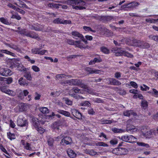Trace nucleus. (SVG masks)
I'll use <instances>...</instances> for the list:
<instances>
[{"label": "nucleus", "mask_w": 158, "mask_h": 158, "mask_svg": "<svg viewBox=\"0 0 158 158\" xmlns=\"http://www.w3.org/2000/svg\"><path fill=\"white\" fill-rule=\"evenodd\" d=\"M56 2H57L67 3L68 4H70L72 6L73 8L76 10H81L85 9V7L81 6H84L85 5V2L81 0H69L67 1H57Z\"/></svg>", "instance_id": "obj_1"}, {"label": "nucleus", "mask_w": 158, "mask_h": 158, "mask_svg": "<svg viewBox=\"0 0 158 158\" xmlns=\"http://www.w3.org/2000/svg\"><path fill=\"white\" fill-rule=\"evenodd\" d=\"M132 42L133 44H132V46L138 47L141 48H147L150 47L149 44L140 40H132Z\"/></svg>", "instance_id": "obj_2"}, {"label": "nucleus", "mask_w": 158, "mask_h": 158, "mask_svg": "<svg viewBox=\"0 0 158 158\" xmlns=\"http://www.w3.org/2000/svg\"><path fill=\"white\" fill-rule=\"evenodd\" d=\"M118 48H113L112 49V51L115 53L114 55L116 56H124L130 58L133 57L132 55L127 52L122 50L118 51Z\"/></svg>", "instance_id": "obj_3"}, {"label": "nucleus", "mask_w": 158, "mask_h": 158, "mask_svg": "<svg viewBox=\"0 0 158 158\" xmlns=\"http://www.w3.org/2000/svg\"><path fill=\"white\" fill-rule=\"evenodd\" d=\"M19 34L22 35H25L33 39H36L38 37V35L35 33L27 30L26 29L20 30Z\"/></svg>", "instance_id": "obj_4"}, {"label": "nucleus", "mask_w": 158, "mask_h": 158, "mask_svg": "<svg viewBox=\"0 0 158 158\" xmlns=\"http://www.w3.org/2000/svg\"><path fill=\"white\" fill-rule=\"evenodd\" d=\"M17 125L21 127H26V129L27 128V122L26 120L23 119L22 116H19L17 119Z\"/></svg>", "instance_id": "obj_5"}, {"label": "nucleus", "mask_w": 158, "mask_h": 158, "mask_svg": "<svg viewBox=\"0 0 158 158\" xmlns=\"http://www.w3.org/2000/svg\"><path fill=\"white\" fill-rule=\"evenodd\" d=\"M53 23L55 24H66L71 23V21L69 20H64L58 18L53 20Z\"/></svg>", "instance_id": "obj_6"}, {"label": "nucleus", "mask_w": 158, "mask_h": 158, "mask_svg": "<svg viewBox=\"0 0 158 158\" xmlns=\"http://www.w3.org/2000/svg\"><path fill=\"white\" fill-rule=\"evenodd\" d=\"M109 82L108 85H119L121 84V82L113 78H109L106 79Z\"/></svg>", "instance_id": "obj_7"}, {"label": "nucleus", "mask_w": 158, "mask_h": 158, "mask_svg": "<svg viewBox=\"0 0 158 158\" xmlns=\"http://www.w3.org/2000/svg\"><path fill=\"white\" fill-rule=\"evenodd\" d=\"M40 48H33L31 50V52L32 53L35 54H39L40 55H44L45 52L47 51L46 50H40Z\"/></svg>", "instance_id": "obj_8"}, {"label": "nucleus", "mask_w": 158, "mask_h": 158, "mask_svg": "<svg viewBox=\"0 0 158 158\" xmlns=\"http://www.w3.org/2000/svg\"><path fill=\"white\" fill-rule=\"evenodd\" d=\"M72 142L71 138L66 136L64 138L62 139L60 144L62 145H68L71 143Z\"/></svg>", "instance_id": "obj_9"}, {"label": "nucleus", "mask_w": 158, "mask_h": 158, "mask_svg": "<svg viewBox=\"0 0 158 158\" xmlns=\"http://www.w3.org/2000/svg\"><path fill=\"white\" fill-rule=\"evenodd\" d=\"M22 144L24 146L25 148L27 150L30 151H35V147H31L30 143H25L24 141L23 140H22Z\"/></svg>", "instance_id": "obj_10"}, {"label": "nucleus", "mask_w": 158, "mask_h": 158, "mask_svg": "<svg viewBox=\"0 0 158 158\" xmlns=\"http://www.w3.org/2000/svg\"><path fill=\"white\" fill-rule=\"evenodd\" d=\"M126 130L128 132L134 133L137 131L138 129L135 128L134 126L127 124V126Z\"/></svg>", "instance_id": "obj_11"}, {"label": "nucleus", "mask_w": 158, "mask_h": 158, "mask_svg": "<svg viewBox=\"0 0 158 158\" xmlns=\"http://www.w3.org/2000/svg\"><path fill=\"white\" fill-rule=\"evenodd\" d=\"M72 114L76 118L80 119L82 118V115L81 113L76 109H73L71 110Z\"/></svg>", "instance_id": "obj_12"}, {"label": "nucleus", "mask_w": 158, "mask_h": 158, "mask_svg": "<svg viewBox=\"0 0 158 158\" xmlns=\"http://www.w3.org/2000/svg\"><path fill=\"white\" fill-rule=\"evenodd\" d=\"M19 111H23L26 110L29 108V106L26 104L21 103L19 105Z\"/></svg>", "instance_id": "obj_13"}, {"label": "nucleus", "mask_w": 158, "mask_h": 158, "mask_svg": "<svg viewBox=\"0 0 158 158\" xmlns=\"http://www.w3.org/2000/svg\"><path fill=\"white\" fill-rule=\"evenodd\" d=\"M5 81H0V88L1 90L3 92L5 93L7 89V85Z\"/></svg>", "instance_id": "obj_14"}, {"label": "nucleus", "mask_w": 158, "mask_h": 158, "mask_svg": "<svg viewBox=\"0 0 158 158\" xmlns=\"http://www.w3.org/2000/svg\"><path fill=\"white\" fill-rule=\"evenodd\" d=\"M123 114L126 116L129 117L131 115L135 116L136 115L135 113H134L132 110H127L124 111L123 112Z\"/></svg>", "instance_id": "obj_15"}, {"label": "nucleus", "mask_w": 158, "mask_h": 158, "mask_svg": "<svg viewBox=\"0 0 158 158\" xmlns=\"http://www.w3.org/2000/svg\"><path fill=\"white\" fill-rule=\"evenodd\" d=\"M71 34L74 36L73 38L75 39H77L78 38H80L83 37V35L81 34L76 31L72 32Z\"/></svg>", "instance_id": "obj_16"}, {"label": "nucleus", "mask_w": 158, "mask_h": 158, "mask_svg": "<svg viewBox=\"0 0 158 158\" xmlns=\"http://www.w3.org/2000/svg\"><path fill=\"white\" fill-rule=\"evenodd\" d=\"M63 83L64 84H68L70 85H76V79H72L66 80Z\"/></svg>", "instance_id": "obj_17"}, {"label": "nucleus", "mask_w": 158, "mask_h": 158, "mask_svg": "<svg viewBox=\"0 0 158 158\" xmlns=\"http://www.w3.org/2000/svg\"><path fill=\"white\" fill-rule=\"evenodd\" d=\"M67 153L68 156L71 158H74L77 156L75 152L70 149H68Z\"/></svg>", "instance_id": "obj_18"}, {"label": "nucleus", "mask_w": 158, "mask_h": 158, "mask_svg": "<svg viewBox=\"0 0 158 158\" xmlns=\"http://www.w3.org/2000/svg\"><path fill=\"white\" fill-rule=\"evenodd\" d=\"M18 82L19 84L22 86L27 85L28 84V82L23 77L19 78Z\"/></svg>", "instance_id": "obj_19"}, {"label": "nucleus", "mask_w": 158, "mask_h": 158, "mask_svg": "<svg viewBox=\"0 0 158 158\" xmlns=\"http://www.w3.org/2000/svg\"><path fill=\"white\" fill-rule=\"evenodd\" d=\"M85 71L89 74L99 73L100 71L98 70L94 69L89 68H87L85 69Z\"/></svg>", "instance_id": "obj_20"}, {"label": "nucleus", "mask_w": 158, "mask_h": 158, "mask_svg": "<svg viewBox=\"0 0 158 158\" xmlns=\"http://www.w3.org/2000/svg\"><path fill=\"white\" fill-rule=\"evenodd\" d=\"M142 135L146 138H149L153 137L151 130L145 132H143Z\"/></svg>", "instance_id": "obj_21"}, {"label": "nucleus", "mask_w": 158, "mask_h": 158, "mask_svg": "<svg viewBox=\"0 0 158 158\" xmlns=\"http://www.w3.org/2000/svg\"><path fill=\"white\" fill-rule=\"evenodd\" d=\"M60 126V123L58 122H55L53 123L51 125V127L52 128L53 130L56 129L59 130V127Z\"/></svg>", "instance_id": "obj_22"}, {"label": "nucleus", "mask_w": 158, "mask_h": 158, "mask_svg": "<svg viewBox=\"0 0 158 158\" xmlns=\"http://www.w3.org/2000/svg\"><path fill=\"white\" fill-rule=\"evenodd\" d=\"M57 112L61 114L66 117H70V114L69 112L63 110H58L57 111Z\"/></svg>", "instance_id": "obj_23"}, {"label": "nucleus", "mask_w": 158, "mask_h": 158, "mask_svg": "<svg viewBox=\"0 0 158 158\" xmlns=\"http://www.w3.org/2000/svg\"><path fill=\"white\" fill-rule=\"evenodd\" d=\"M119 155H126L128 152V150L127 149L122 148H119Z\"/></svg>", "instance_id": "obj_24"}, {"label": "nucleus", "mask_w": 158, "mask_h": 158, "mask_svg": "<svg viewBox=\"0 0 158 158\" xmlns=\"http://www.w3.org/2000/svg\"><path fill=\"white\" fill-rule=\"evenodd\" d=\"M33 125L34 127L37 129V127H39V124L38 119L36 118H32Z\"/></svg>", "instance_id": "obj_25"}, {"label": "nucleus", "mask_w": 158, "mask_h": 158, "mask_svg": "<svg viewBox=\"0 0 158 158\" xmlns=\"http://www.w3.org/2000/svg\"><path fill=\"white\" fill-rule=\"evenodd\" d=\"M4 72L3 76H10L12 74L11 70L10 69L7 68H4Z\"/></svg>", "instance_id": "obj_26"}, {"label": "nucleus", "mask_w": 158, "mask_h": 158, "mask_svg": "<svg viewBox=\"0 0 158 158\" xmlns=\"http://www.w3.org/2000/svg\"><path fill=\"white\" fill-rule=\"evenodd\" d=\"M54 141V139L53 138L50 137L47 140L48 144L49 146L51 147H52L53 146V143Z\"/></svg>", "instance_id": "obj_27"}, {"label": "nucleus", "mask_w": 158, "mask_h": 158, "mask_svg": "<svg viewBox=\"0 0 158 158\" xmlns=\"http://www.w3.org/2000/svg\"><path fill=\"white\" fill-rule=\"evenodd\" d=\"M76 43L75 46L80 48H84L85 46L81 41H75Z\"/></svg>", "instance_id": "obj_28"}, {"label": "nucleus", "mask_w": 158, "mask_h": 158, "mask_svg": "<svg viewBox=\"0 0 158 158\" xmlns=\"http://www.w3.org/2000/svg\"><path fill=\"white\" fill-rule=\"evenodd\" d=\"M28 93L29 92L27 90H24L20 92L19 95V96L22 98H23V96H27L28 94Z\"/></svg>", "instance_id": "obj_29"}, {"label": "nucleus", "mask_w": 158, "mask_h": 158, "mask_svg": "<svg viewBox=\"0 0 158 158\" xmlns=\"http://www.w3.org/2000/svg\"><path fill=\"white\" fill-rule=\"evenodd\" d=\"M85 153L91 156L95 155L97 152L93 150H86L85 151Z\"/></svg>", "instance_id": "obj_30"}, {"label": "nucleus", "mask_w": 158, "mask_h": 158, "mask_svg": "<svg viewBox=\"0 0 158 158\" xmlns=\"http://www.w3.org/2000/svg\"><path fill=\"white\" fill-rule=\"evenodd\" d=\"M128 8H134L139 5V3L136 2H131V3H128Z\"/></svg>", "instance_id": "obj_31"}, {"label": "nucleus", "mask_w": 158, "mask_h": 158, "mask_svg": "<svg viewBox=\"0 0 158 158\" xmlns=\"http://www.w3.org/2000/svg\"><path fill=\"white\" fill-rule=\"evenodd\" d=\"M0 22L6 25H9L10 24V23L9 22L7 19L3 17L0 18Z\"/></svg>", "instance_id": "obj_32"}, {"label": "nucleus", "mask_w": 158, "mask_h": 158, "mask_svg": "<svg viewBox=\"0 0 158 158\" xmlns=\"http://www.w3.org/2000/svg\"><path fill=\"white\" fill-rule=\"evenodd\" d=\"M152 91H149L148 93L151 94L153 96L155 97H158V91L154 88L152 89Z\"/></svg>", "instance_id": "obj_33"}, {"label": "nucleus", "mask_w": 158, "mask_h": 158, "mask_svg": "<svg viewBox=\"0 0 158 158\" xmlns=\"http://www.w3.org/2000/svg\"><path fill=\"white\" fill-rule=\"evenodd\" d=\"M0 52L2 53H3L8 55H9L12 56H15V54L7 50H0Z\"/></svg>", "instance_id": "obj_34"}, {"label": "nucleus", "mask_w": 158, "mask_h": 158, "mask_svg": "<svg viewBox=\"0 0 158 158\" xmlns=\"http://www.w3.org/2000/svg\"><path fill=\"white\" fill-rule=\"evenodd\" d=\"M7 136L8 138L11 140L15 139V134L11 133V132L7 133Z\"/></svg>", "instance_id": "obj_35"}, {"label": "nucleus", "mask_w": 158, "mask_h": 158, "mask_svg": "<svg viewBox=\"0 0 158 158\" xmlns=\"http://www.w3.org/2000/svg\"><path fill=\"white\" fill-rule=\"evenodd\" d=\"M112 131L114 133H122L125 132L124 130L122 129H119L116 128H112Z\"/></svg>", "instance_id": "obj_36"}, {"label": "nucleus", "mask_w": 158, "mask_h": 158, "mask_svg": "<svg viewBox=\"0 0 158 158\" xmlns=\"http://www.w3.org/2000/svg\"><path fill=\"white\" fill-rule=\"evenodd\" d=\"M73 90L75 93H76L82 94L84 92V91L82 90H81L78 87H74L73 89Z\"/></svg>", "instance_id": "obj_37"}, {"label": "nucleus", "mask_w": 158, "mask_h": 158, "mask_svg": "<svg viewBox=\"0 0 158 158\" xmlns=\"http://www.w3.org/2000/svg\"><path fill=\"white\" fill-rule=\"evenodd\" d=\"M149 38L158 42V35H152L149 36Z\"/></svg>", "instance_id": "obj_38"}, {"label": "nucleus", "mask_w": 158, "mask_h": 158, "mask_svg": "<svg viewBox=\"0 0 158 158\" xmlns=\"http://www.w3.org/2000/svg\"><path fill=\"white\" fill-rule=\"evenodd\" d=\"M40 111L44 114H47L48 113V109L46 107H41L40 108Z\"/></svg>", "instance_id": "obj_39"}, {"label": "nucleus", "mask_w": 158, "mask_h": 158, "mask_svg": "<svg viewBox=\"0 0 158 158\" xmlns=\"http://www.w3.org/2000/svg\"><path fill=\"white\" fill-rule=\"evenodd\" d=\"M5 93L12 96H15L16 94L15 92L10 89H7L6 90Z\"/></svg>", "instance_id": "obj_40"}, {"label": "nucleus", "mask_w": 158, "mask_h": 158, "mask_svg": "<svg viewBox=\"0 0 158 158\" xmlns=\"http://www.w3.org/2000/svg\"><path fill=\"white\" fill-rule=\"evenodd\" d=\"M137 145L139 146H143L146 148H149L150 147L149 145L147 143H145L143 142H139L137 143Z\"/></svg>", "instance_id": "obj_41"}, {"label": "nucleus", "mask_w": 158, "mask_h": 158, "mask_svg": "<svg viewBox=\"0 0 158 158\" xmlns=\"http://www.w3.org/2000/svg\"><path fill=\"white\" fill-rule=\"evenodd\" d=\"M152 132L153 137L154 136H158V130L156 129H151Z\"/></svg>", "instance_id": "obj_42"}, {"label": "nucleus", "mask_w": 158, "mask_h": 158, "mask_svg": "<svg viewBox=\"0 0 158 158\" xmlns=\"http://www.w3.org/2000/svg\"><path fill=\"white\" fill-rule=\"evenodd\" d=\"M24 76L28 80L30 81L32 79L31 76L30 72H27L26 73Z\"/></svg>", "instance_id": "obj_43"}, {"label": "nucleus", "mask_w": 158, "mask_h": 158, "mask_svg": "<svg viewBox=\"0 0 158 158\" xmlns=\"http://www.w3.org/2000/svg\"><path fill=\"white\" fill-rule=\"evenodd\" d=\"M136 140V138L131 135H128V142L131 143L134 142Z\"/></svg>", "instance_id": "obj_44"}, {"label": "nucleus", "mask_w": 158, "mask_h": 158, "mask_svg": "<svg viewBox=\"0 0 158 158\" xmlns=\"http://www.w3.org/2000/svg\"><path fill=\"white\" fill-rule=\"evenodd\" d=\"M66 42L68 44L71 45H76L75 41H74L73 40L67 39Z\"/></svg>", "instance_id": "obj_45"}, {"label": "nucleus", "mask_w": 158, "mask_h": 158, "mask_svg": "<svg viewBox=\"0 0 158 158\" xmlns=\"http://www.w3.org/2000/svg\"><path fill=\"white\" fill-rule=\"evenodd\" d=\"M79 86H80L82 88L86 89L88 93H92L91 91V90H90V89L88 88L86 85L83 84L82 83Z\"/></svg>", "instance_id": "obj_46"}, {"label": "nucleus", "mask_w": 158, "mask_h": 158, "mask_svg": "<svg viewBox=\"0 0 158 158\" xmlns=\"http://www.w3.org/2000/svg\"><path fill=\"white\" fill-rule=\"evenodd\" d=\"M80 105L83 106H86L89 107L90 106L91 104L88 101H85L81 102L80 103Z\"/></svg>", "instance_id": "obj_47"}, {"label": "nucleus", "mask_w": 158, "mask_h": 158, "mask_svg": "<svg viewBox=\"0 0 158 158\" xmlns=\"http://www.w3.org/2000/svg\"><path fill=\"white\" fill-rule=\"evenodd\" d=\"M96 145L97 146H101L103 147H107L108 145L102 142H99L96 143Z\"/></svg>", "instance_id": "obj_48"}, {"label": "nucleus", "mask_w": 158, "mask_h": 158, "mask_svg": "<svg viewBox=\"0 0 158 158\" xmlns=\"http://www.w3.org/2000/svg\"><path fill=\"white\" fill-rule=\"evenodd\" d=\"M101 50L102 52L105 54H108L109 53V50L105 47H102Z\"/></svg>", "instance_id": "obj_49"}, {"label": "nucleus", "mask_w": 158, "mask_h": 158, "mask_svg": "<svg viewBox=\"0 0 158 158\" xmlns=\"http://www.w3.org/2000/svg\"><path fill=\"white\" fill-rule=\"evenodd\" d=\"M24 58L27 59V61L30 62L31 64H33L35 63V61L34 60H31L30 57L28 56H24Z\"/></svg>", "instance_id": "obj_50"}, {"label": "nucleus", "mask_w": 158, "mask_h": 158, "mask_svg": "<svg viewBox=\"0 0 158 158\" xmlns=\"http://www.w3.org/2000/svg\"><path fill=\"white\" fill-rule=\"evenodd\" d=\"M65 76V75L64 74H57L56 76V79L57 80L60 79H62L63 78H64Z\"/></svg>", "instance_id": "obj_51"}, {"label": "nucleus", "mask_w": 158, "mask_h": 158, "mask_svg": "<svg viewBox=\"0 0 158 158\" xmlns=\"http://www.w3.org/2000/svg\"><path fill=\"white\" fill-rule=\"evenodd\" d=\"M11 48L18 52H20L21 50L16 45H12Z\"/></svg>", "instance_id": "obj_52"}, {"label": "nucleus", "mask_w": 158, "mask_h": 158, "mask_svg": "<svg viewBox=\"0 0 158 158\" xmlns=\"http://www.w3.org/2000/svg\"><path fill=\"white\" fill-rule=\"evenodd\" d=\"M83 28L85 30L88 31H90L93 32H95V31L92 30L91 28L89 27L84 26L83 27Z\"/></svg>", "instance_id": "obj_53"}, {"label": "nucleus", "mask_w": 158, "mask_h": 158, "mask_svg": "<svg viewBox=\"0 0 158 158\" xmlns=\"http://www.w3.org/2000/svg\"><path fill=\"white\" fill-rule=\"evenodd\" d=\"M31 69L35 72H39L40 71V68L36 65H33L31 67Z\"/></svg>", "instance_id": "obj_54"}, {"label": "nucleus", "mask_w": 158, "mask_h": 158, "mask_svg": "<svg viewBox=\"0 0 158 158\" xmlns=\"http://www.w3.org/2000/svg\"><path fill=\"white\" fill-rule=\"evenodd\" d=\"M35 99V100H39L40 99L41 95L37 92H35L34 94Z\"/></svg>", "instance_id": "obj_55"}, {"label": "nucleus", "mask_w": 158, "mask_h": 158, "mask_svg": "<svg viewBox=\"0 0 158 158\" xmlns=\"http://www.w3.org/2000/svg\"><path fill=\"white\" fill-rule=\"evenodd\" d=\"M141 104L142 106L144 108H146L148 106L147 101L145 100L142 101Z\"/></svg>", "instance_id": "obj_56"}, {"label": "nucleus", "mask_w": 158, "mask_h": 158, "mask_svg": "<svg viewBox=\"0 0 158 158\" xmlns=\"http://www.w3.org/2000/svg\"><path fill=\"white\" fill-rule=\"evenodd\" d=\"M92 101L94 102L98 103H101L102 102V100L99 98H93L92 99Z\"/></svg>", "instance_id": "obj_57"}, {"label": "nucleus", "mask_w": 158, "mask_h": 158, "mask_svg": "<svg viewBox=\"0 0 158 158\" xmlns=\"http://www.w3.org/2000/svg\"><path fill=\"white\" fill-rule=\"evenodd\" d=\"M36 129L38 131L40 134L43 133L45 131V129L44 128L41 127H37Z\"/></svg>", "instance_id": "obj_58"}, {"label": "nucleus", "mask_w": 158, "mask_h": 158, "mask_svg": "<svg viewBox=\"0 0 158 158\" xmlns=\"http://www.w3.org/2000/svg\"><path fill=\"white\" fill-rule=\"evenodd\" d=\"M128 135H126L122 136L121 139L123 141L128 142Z\"/></svg>", "instance_id": "obj_59"}, {"label": "nucleus", "mask_w": 158, "mask_h": 158, "mask_svg": "<svg viewBox=\"0 0 158 158\" xmlns=\"http://www.w3.org/2000/svg\"><path fill=\"white\" fill-rule=\"evenodd\" d=\"M110 143L112 145L116 144L118 143V140L116 138L113 139L110 141Z\"/></svg>", "instance_id": "obj_60"}, {"label": "nucleus", "mask_w": 158, "mask_h": 158, "mask_svg": "<svg viewBox=\"0 0 158 158\" xmlns=\"http://www.w3.org/2000/svg\"><path fill=\"white\" fill-rule=\"evenodd\" d=\"M88 112L89 114L92 115H94L95 113V112L93 108H90L89 109Z\"/></svg>", "instance_id": "obj_61"}, {"label": "nucleus", "mask_w": 158, "mask_h": 158, "mask_svg": "<svg viewBox=\"0 0 158 158\" xmlns=\"http://www.w3.org/2000/svg\"><path fill=\"white\" fill-rule=\"evenodd\" d=\"M149 88L144 84L143 85V86H141V89L142 90L146 91L149 90Z\"/></svg>", "instance_id": "obj_62"}, {"label": "nucleus", "mask_w": 158, "mask_h": 158, "mask_svg": "<svg viewBox=\"0 0 158 158\" xmlns=\"http://www.w3.org/2000/svg\"><path fill=\"white\" fill-rule=\"evenodd\" d=\"M119 148H116L113 150L112 152L113 154L119 155Z\"/></svg>", "instance_id": "obj_63"}, {"label": "nucleus", "mask_w": 158, "mask_h": 158, "mask_svg": "<svg viewBox=\"0 0 158 158\" xmlns=\"http://www.w3.org/2000/svg\"><path fill=\"white\" fill-rule=\"evenodd\" d=\"M130 85L132 86L133 87L135 88H137L138 87V85L134 81H131L130 82Z\"/></svg>", "instance_id": "obj_64"}]
</instances>
